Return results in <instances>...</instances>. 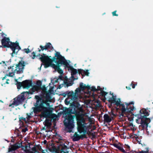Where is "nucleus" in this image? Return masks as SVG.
Instances as JSON below:
<instances>
[{"mask_svg": "<svg viewBox=\"0 0 153 153\" xmlns=\"http://www.w3.org/2000/svg\"><path fill=\"white\" fill-rule=\"evenodd\" d=\"M45 99L39 96H35V98L36 100V103L34 105V107L32 109L33 112L35 114L42 112V117L46 118L43 122V124L47 128H50L52 125L51 120L47 118L53 119L56 116L54 114H52L53 109L50 107V104L48 102L51 101V97L48 93L45 96Z\"/></svg>", "mask_w": 153, "mask_h": 153, "instance_id": "obj_1", "label": "nucleus"}, {"mask_svg": "<svg viewBox=\"0 0 153 153\" xmlns=\"http://www.w3.org/2000/svg\"><path fill=\"white\" fill-rule=\"evenodd\" d=\"M70 107L66 108L64 111L65 114L68 115L64 122V125L68 131L71 133L74 127V118L76 117L77 120L83 116V110L78 102H72Z\"/></svg>", "mask_w": 153, "mask_h": 153, "instance_id": "obj_2", "label": "nucleus"}, {"mask_svg": "<svg viewBox=\"0 0 153 153\" xmlns=\"http://www.w3.org/2000/svg\"><path fill=\"white\" fill-rule=\"evenodd\" d=\"M150 111L147 108H143L140 111V113L136 115L137 117L136 122L138 124H141L139 126V128L143 130L148 127V124L150 122V118L147 117L149 115Z\"/></svg>", "mask_w": 153, "mask_h": 153, "instance_id": "obj_3", "label": "nucleus"}, {"mask_svg": "<svg viewBox=\"0 0 153 153\" xmlns=\"http://www.w3.org/2000/svg\"><path fill=\"white\" fill-rule=\"evenodd\" d=\"M112 97H111L109 98L108 101L111 103H114L117 106H119L121 108V111L122 114L125 113H132V111H133L134 109V107L133 105L131 106L130 105H133L134 102L133 101L130 102L129 103H127L125 102V103L121 104V102L120 99L119 98L117 100H116V96H114L113 95V93L111 94Z\"/></svg>", "mask_w": 153, "mask_h": 153, "instance_id": "obj_4", "label": "nucleus"}, {"mask_svg": "<svg viewBox=\"0 0 153 153\" xmlns=\"http://www.w3.org/2000/svg\"><path fill=\"white\" fill-rule=\"evenodd\" d=\"M56 53L55 54V56H53L52 59L51 56H46L45 54L43 53L42 55H41V57H39V59L44 64L45 68H47L49 66H51L55 70L58 71L57 68L56 67L54 66L53 65H58V61L59 59H58V56L60 55L62 56L58 52L56 51Z\"/></svg>", "mask_w": 153, "mask_h": 153, "instance_id": "obj_5", "label": "nucleus"}, {"mask_svg": "<svg viewBox=\"0 0 153 153\" xmlns=\"http://www.w3.org/2000/svg\"><path fill=\"white\" fill-rule=\"evenodd\" d=\"M58 57V59H59L58 62V65L56 66V65L54 64L53 65L54 66H55L57 68V72L60 74L63 73V71L60 68V67L62 65H63L65 68H68V71H71V77L72 78H74V76L78 73L77 70L74 68L72 66H69L68 63L64 56L59 55Z\"/></svg>", "mask_w": 153, "mask_h": 153, "instance_id": "obj_6", "label": "nucleus"}, {"mask_svg": "<svg viewBox=\"0 0 153 153\" xmlns=\"http://www.w3.org/2000/svg\"><path fill=\"white\" fill-rule=\"evenodd\" d=\"M40 89L36 85H33L28 92H23L22 93L23 94L19 95L16 97L14 98L13 103L10 104L9 106L13 108L14 106H18L22 103L25 100L24 94L25 93H27L28 94H33L35 91L38 92Z\"/></svg>", "mask_w": 153, "mask_h": 153, "instance_id": "obj_7", "label": "nucleus"}, {"mask_svg": "<svg viewBox=\"0 0 153 153\" xmlns=\"http://www.w3.org/2000/svg\"><path fill=\"white\" fill-rule=\"evenodd\" d=\"M2 45L4 48H10L13 51L11 53L12 56L13 54L17 55L21 48L19 45V43L16 42H10L8 38L4 37L1 40Z\"/></svg>", "mask_w": 153, "mask_h": 153, "instance_id": "obj_8", "label": "nucleus"}, {"mask_svg": "<svg viewBox=\"0 0 153 153\" xmlns=\"http://www.w3.org/2000/svg\"><path fill=\"white\" fill-rule=\"evenodd\" d=\"M25 62L23 61H19L18 63L16 65V69L14 70V66H10L8 68V70L9 71L11 69V72H10L8 74H6L4 77H3L2 80H3L6 79L7 76L9 77H13L14 75V73H16L18 74H19L23 72L24 67L25 66Z\"/></svg>", "mask_w": 153, "mask_h": 153, "instance_id": "obj_9", "label": "nucleus"}, {"mask_svg": "<svg viewBox=\"0 0 153 153\" xmlns=\"http://www.w3.org/2000/svg\"><path fill=\"white\" fill-rule=\"evenodd\" d=\"M77 124V130L80 133H82V135H84L86 137V134L87 133V129L88 127L85 126L82 123H84V121L82 118V117L81 118H79L78 120Z\"/></svg>", "mask_w": 153, "mask_h": 153, "instance_id": "obj_10", "label": "nucleus"}, {"mask_svg": "<svg viewBox=\"0 0 153 153\" xmlns=\"http://www.w3.org/2000/svg\"><path fill=\"white\" fill-rule=\"evenodd\" d=\"M68 97L65 100V102L66 105H68L70 103L71 100L73 101V102H77L76 101L78 99V96L76 95L74 91H68Z\"/></svg>", "mask_w": 153, "mask_h": 153, "instance_id": "obj_11", "label": "nucleus"}, {"mask_svg": "<svg viewBox=\"0 0 153 153\" xmlns=\"http://www.w3.org/2000/svg\"><path fill=\"white\" fill-rule=\"evenodd\" d=\"M113 145L120 152L123 153H134L135 152L134 151H130V147L129 146L127 145H125L124 146V147L126 149L125 150L124 149L123 147L121 146L118 144L114 143Z\"/></svg>", "mask_w": 153, "mask_h": 153, "instance_id": "obj_12", "label": "nucleus"}, {"mask_svg": "<svg viewBox=\"0 0 153 153\" xmlns=\"http://www.w3.org/2000/svg\"><path fill=\"white\" fill-rule=\"evenodd\" d=\"M22 145V142H17L13 145H10V147L8 149V152L15 153V151L21 147Z\"/></svg>", "mask_w": 153, "mask_h": 153, "instance_id": "obj_13", "label": "nucleus"}, {"mask_svg": "<svg viewBox=\"0 0 153 153\" xmlns=\"http://www.w3.org/2000/svg\"><path fill=\"white\" fill-rule=\"evenodd\" d=\"M40 47L41 49L38 48V51L39 52H40L41 50L42 51H43L44 50L46 51L48 49L53 50V47L50 42L47 43L45 46H44L41 45L40 46Z\"/></svg>", "mask_w": 153, "mask_h": 153, "instance_id": "obj_14", "label": "nucleus"}, {"mask_svg": "<svg viewBox=\"0 0 153 153\" xmlns=\"http://www.w3.org/2000/svg\"><path fill=\"white\" fill-rule=\"evenodd\" d=\"M68 149L67 146L65 144L61 145L58 147V150L60 152V153H68V152L67 150Z\"/></svg>", "mask_w": 153, "mask_h": 153, "instance_id": "obj_15", "label": "nucleus"}, {"mask_svg": "<svg viewBox=\"0 0 153 153\" xmlns=\"http://www.w3.org/2000/svg\"><path fill=\"white\" fill-rule=\"evenodd\" d=\"M23 88L28 89L32 86V82L29 80H26L22 81Z\"/></svg>", "mask_w": 153, "mask_h": 153, "instance_id": "obj_16", "label": "nucleus"}, {"mask_svg": "<svg viewBox=\"0 0 153 153\" xmlns=\"http://www.w3.org/2000/svg\"><path fill=\"white\" fill-rule=\"evenodd\" d=\"M86 137L84 135H79L76 132H75L73 137V140L74 141H77L80 139H82Z\"/></svg>", "mask_w": 153, "mask_h": 153, "instance_id": "obj_17", "label": "nucleus"}, {"mask_svg": "<svg viewBox=\"0 0 153 153\" xmlns=\"http://www.w3.org/2000/svg\"><path fill=\"white\" fill-rule=\"evenodd\" d=\"M79 88L82 91H84L85 89H87L88 90H90L91 87L90 86L86 85L85 84H84L82 82H80L79 84Z\"/></svg>", "mask_w": 153, "mask_h": 153, "instance_id": "obj_18", "label": "nucleus"}, {"mask_svg": "<svg viewBox=\"0 0 153 153\" xmlns=\"http://www.w3.org/2000/svg\"><path fill=\"white\" fill-rule=\"evenodd\" d=\"M111 118H113V117H109L108 114H105L103 116L104 122L106 123H110L111 121Z\"/></svg>", "mask_w": 153, "mask_h": 153, "instance_id": "obj_19", "label": "nucleus"}, {"mask_svg": "<svg viewBox=\"0 0 153 153\" xmlns=\"http://www.w3.org/2000/svg\"><path fill=\"white\" fill-rule=\"evenodd\" d=\"M15 82H16V85H17V88L18 89H20L22 87H23L22 82H18L17 79H15Z\"/></svg>", "mask_w": 153, "mask_h": 153, "instance_id": "obj_20", "label": "nucleus"}, {"mask_svg": "<svg viewBox=\"0 0 153 153\" xmlns=\"http://www.w3.org/2000/svg\"><path fill=\"white\" fill-rule=\"evenodd\" d=\"M64 78L63 77L62 75H60V76H59V78L58 79H56V78L55 79L54 82L56 83H57V82H59V81H65L63 79Z\"/></svg>", "mask_w": 153, "mask_h": 153, "instance_id": "obj_21", "label": "nucleus"}, {"mask_svg": "<svg viewBox=\"0 0 153 153\" xmlns=\"http://www.w3.org/2000/svg\"><path fill=\"white\" fill-rule=\"evenodd\" d=\"M98 94H100V95L102 96L103 97H104L105 98V96L107 94H108V92H105L103 91V90H102L100 91V92H99Z\"/></svg>", "mask_w": 153, "mask_h": 153, "instance_id": "obj_22", "label": "nucleus"}, {"mask_svg": "<svg viewBox=\"0 0 153 153\" xmlns=\"http://www.w3.org/2000/svg\"><path fill=\"white\" fill-rule=\"evenodd\" d=\"M49 150L51 152H57L58 151L59 152V150H58V148H56L55 147H52L49 149Z\"/></svg>", "mask_w": 153, "mask_h": 153, "instance_id": "obj_23", "label": "nucleus"}, {"mask_svg": "<svg viewBox=\"0 0 153 153\" xmlns=\"http://www.w3.org/2000/svg\"><path fill=\"white\" fill-rule=\"evenodd\" d=\"M82 90L80 88H76L74 94H76V95H77L78 96V93H80L81 92Z\"/></svg>", "mask_w": 153, "mask_h": 153, "instance_id": "obj_24", "label": "nucleus"}, {"mask_svg": "<svg viewBox=\"0 0 153 153\" xmlns=\"http://www.w3.org/2000/svg\"><path fill=\"white\" fill-rule=\"evenodd\" d=\"M36 86L39 88L41 89V87L42 85V82L40 80H38L37 81L36 83Z\"/></svg>", "mask_w": 153, "mask_h": 153, "instance_id": "obj_25", "label": "nucleus"}, {"mask_svg": "<svg viewBox=\"0 0 153 153\" xmlns=\"http://www.w3.org/2000/svg\"><path fill=\"white\" fill-rule=\"evenodd\" d=\"M64 83H65V84L66 85V86L67 87L71 86L72 85V84L71 83H69L67 81H64Z\"/></svg>", "mask_w": 153, "mask_h": 153, "instance_id": "obj_26", "label": "nucleus"}, {"mask_svg": "<svg viewBox=\"0 0 153 153\" xmlns=\"http://www.w3.org/2000/svg\"><path fill=\"white\" fill-rule=\"evenodd\" d=\"M89 74V73L88 72V70H86V71L83 70V74H84L86 76H88Z\"/></svg>", "mask_w": 153, "mask_h": 153, "instance_id": "obj_27", "label": "nucleus"}, {"mask_svg": "<svg viewBox=\"0 0 153 153\" xmlns=\"http://www.w3.org/2000/svg\"><path fill=\"white\" fill-rule=\"evenodd\" d=\"M104 88H101L100 86H98L97 87V94H98L99 93V91H101L102 90H103Z\"/></svg>", "mask_w": 153, "mask_h": 153, "instance_id": "obj_28", "label": "nucleus"}, {"mask_svg": "<svg viewBox=\"0 0 153 153\" xmlns=\"http://www.w3.org/2000/svg\"><path fill=\"white\" fill-rule=\"evenodd\" d=\"M149 150L148 148L147 149V150L146 151H139L137 153H149Z\"/></svg>", "mask_w": 153, "mask_h": 153, "instance_id": "obj_29", "label": "nucleus"}, {"mask_svg": "<svg viewBox=\"0 0 153 153\" xmlns=\"http://www.w3.org/2000/svg\"><path fill=\"white\" fill-rule=\"evenodd\" d=\"M91 90L92 91H93V92H96V91L97 92V88H96L94 86H92L91 88Z\"/></svg>", "mask_w": 153, "mask_h": 153, "instance_id": "obj_30", "label": "nucleus"}, {"mask_svg": "<svg viewBox=\"0 0 153 153\" xmlns=\"http://www.w3.org/2000/svg\"><path fill=\"white\" fill-rule=\"evenodd\" d=\"M23 51L27 53H28L30 52V51L28 48L24 49Z\"/></svg>", "mask_w": 153, "mask_h": 153, "instance_id": "obj_31", "label": "nucleus"}, {"mask_svg": "<svg viewBox=\"0 0 153 153\" xmlns=\"http://www.w3.org/2000/svg\"><path fill=\"white\" fill-rule=\"evenodd\" d=\"M83 70L81 69H78V72L79 74H81L82 75L83 74Z\"/></svg>", "mask_w": 153, "mask_h": 153, "instance_id": "obj_32", "label": "nucleus"}, {"mask_svg": "<svg viewBox=\"0 0 153 153\" xmlns=\"http://www.w3.org/2000/svg\"><path fill=\"white\" fill-rule=\"evenodd\" d=\"M134 82H132L131 84V85L132 86V88H134L135 87V86L137 85V84L136 83H133Z\"/></svg>", "mask_w": 153, "mask_h": 153, "instance_id": "obj_33", "label": "nucleus"}, {"mask_svg": "<svg viewBox=\"0 0 153 153\" xmlns=\"http://www.w3.org/2000/svg\"><path fill=\"white\" fill-rule=\"evenodd\" d=\"M64 81H63V83L62 84H60V85H59L58 86V88H59V89H60L63 86V85L65 84V83H64Z\"/></svg>", "mask_w": 153, "mask_h": 153, "instance_id": "obj_34", "label": "nucleus"}, {"mask_svg": "<svg viewBox=\"0 0 153 153\" xmlns=\"http://www.w3.org/2000/svg\"><path fill=\"white\" fill-rule=\"evenodd\" d=\"M117 10H115L112 12V14L113 16H118V15L116 13Z\"/></svg>", "mask_w": 153, "mask_h": 153, "instance_id": "obj_35", "label": "nucleus"}, {"mask_svg": "<svg viewBox=\"0 0 153 153\" xmlns=\"http://www.w3.org/2000/svg\"><path fill=\"white\" fill-rule=\"evenodd\" d=\"M67 93H68V91H66L65 92L63 93L62 94V95L64 97H65L68 94Z\"/></svg>", "mask_w": 153, "mask_h": 153, "instance_id": "obj_36", "label": "nucleus"}, {"mask_svg": "<svg viewBox=\"0 0 153 153\" xmlns=\"http://www.w3.org/2000/svg\"><path fill=\"white\" fill-rule=\"evenodd\" d=\"M33 56L32 57V59H33L35 58V57H36V53L34 52H33L32 53Z\"/></svg>", "mask_w": 153, "mask_h": 153, "instance_id": "obj_37", "label": "nucleus"}, {"mask_svg": "<svg viewBox=\"0 0 153 153\" xmlns=\"http://www.w3.org/2000/svg\"><path fill=\"white\" fill-rule=\"evenodd\" d=\"M21 120H23L25 121H26V118H24L22 117H21L19 118V121H21Z\"/></svg>", "mask_w": 153, "mask_h": 153, "instance_id": "obj_38", "label": "nucleus"}, {"mask_svg": "<svg viewBox=\"0 0 153 153\" xmlns=\"http://www.w3.org/2000/svg\"><path fill=\"white\" fill-rule=\"evenodd\" d=\"M32 150L33 151H34L35 152H36L37 151L36 148L35 146H34L32 148Z\"/></svg>", "mask_w": 153, "mask_h": 153, "instance_id": "obj_39", "label": "nucleus"}, {"mask_svg": "<svg viewBox=\"0 0 153 153\" xmlns=\"http://www.w3.org/2000/svg\"><path fill=\"white\" fill-rule=\"evenodd\" d=\"M31 117L30 116L29 114L28 113L27 114V117L26 118L28 119H29Z\"/></svg>", "mask_w": 153, "mask_h": 153, "instance_id": "obj_40", "label": "nucleus"}, {"mask_svg": "<svg viewBox=\"0 0 153 153\" xmlns=\"http://www.w3.org/2000/svg\"><path fill=\"white\" fill-rule=\"evenodd\" d=\"M28 131V129L27 128H25V129H22V131L23 132H25L27 131Z\"/></svg>", "mask_w": 153, "mask_h": 153, "instance_id": "obj_41", "label": "nucleus"}, {"mask_svg": "<svg viewBox=\"0 0 153 153\" xmlns=\"http://www.w3.org/2000/svg\"><path fill=\"white\" fill-rule=\"evenodd\" d=\"M126 88L128 90H130L131 89V88L130 86H127L126 87Z\"/></svg>", "mask_w": 153, "mask_h": 153, "instance_id": "obj_42", "label": "nucleus"}, {"mask_svg": "<svg viewBox=\"0 0 153 153\" xmlns=\"http://www.w3.org/2000/svg\"><path fill=\"white\" fill-rule=\"evenodd\" d=\"M111 115H112L113 116H116V115L114 114L113 112L111 111Z\"/></svg>", "mask_w": 153, "mask_h": 153, "instance_id": "obj_43", "label": "nucleus"}, {"mask_svg": "<svg viewBox=\"0 0 153 153\" xmlns=\"http://www.w3.org/2000/svg\"><path fill=\"white\" fill-rule=\"evenodd\" d=\"M8 84L9 83L7 81H6L5 83H3L4 84Z\"/></svg>", "mask_w": 153, "mask_h": 153, "instance_id": "obj_44", "label": "nucleus"}, {"mask_svg": "<svg viewBox=\"0 0 153 153\" xmlns=\"http://www.w3.org/2000/svg\"><path fill=\"white\" fill-rule=\"evenodd\" d=\"M45 128V126L44 127H43L42 129L43 130H45H45H46L47 128Z\"/></svg>", "mask_w": 153, "mask_h": 153, "instance_id": "obj_45", "label": "nucleus"}, {"mask_svg": "<svg viewBox=\"0 0 153 153\" xmlns=\"http://www.w3.org/2000/svg\"><path fill=\"white\" fill-rule=\"evenodd\" d=\"M33 112H30V113H29V114L30 115H32V114H33Z\"/></svg>", "mask_w": 153, "mask_h": 153, "instance_id": "obj_46", "label": "nucleus"}, {"mask_svg": "<svg viewBox=\"0 0 153 153\" xmlns=\"http://www.w3.org/2000/svg\"><path fill=\"white\" fill-rule=\"evenodd\" d=\"M62 140V138L61 137H60V138H59V140Z\"/></svg>", "mask_w": 153, "mask_h": 153, "instance_id": "obj_47", "label": "nucleus"}, {"mask_svg": "<svg viewBox=\"0 0 153 153\" xmlns=\"http://www.w3.org/2000/svg\"><path fill=\"white\" fill-rule=\"evenodd\" d=\"M1 33H0V34H1V35L2 36H3V34H2L3 32L1 31Z\"/></svg>", "mask_w": 153, "mask_h": 153, "instance_id": "obj_48", "label": "nucleus"}, {"mask_svg": "<svg viewBox=\"0 0 153 153\" xmlns=\"http://www.w3.org/2000/svg\"><path fill=\"white\" fill-rule=\"evenodd\" d=\"M41 55H41L39 53L38 54V55H37V56H41Z\"/></svg>", "mask_w": 153, "mask_h": 153, "instance_id": "obj_49", "label": "nucleus"}, {"mask_svg": "<svg viewBox=\"0 0 153 153\" xmlns=\"http://www.w3.org/2000/svg\"><path fill=\"white\" fill-rule=\"evenodd\" d=\"M11 142H14V140L13 139H12L11 141Z\"/></svg>", "mask_w": 153, "mask_h": 153, "instance_id": "obj_50", "label": "nucleus"}, {"mask_svg": "<svg viewBox=\"0 0 153 153\" xmlns=\"http://www.w3.org/2000/svg\"><path fill=\"white\" fill-rule=\"evenodd\" d=\"M46 142H47V141H46V140H45L44 141V143H45V142H46Z\"/></svg>", "mask_w": 153, "mask_h": 153, "instance_id": "obj_51", "label": "nucleus"}, {"mask_svg": "<svg viewBox=\"0 0 153 153\" xmlns=\"http://www.w3.org/2000/svg\"><path fill=\"white\" fill-rule=\"evenodd\" d=\"M1 33V30L0 29V33Z\"/></svg>", "mask_w": 153, "mask_h": 153, "instance_id": "obj_52", "label": "nucleus"}, {"mask_svg": "<svg viewBox=\"0 0 153 153\" xmlns=\"http://www.w3.org/2000/svg\"><path fill=\"white\" fill-rule=\"evenodd\" d=\"M9 80L8 79H7V81H8Z\"/></svg>", "mask_w": 153, "mask_h": 153, "instance_id": "obj_53", "label": "nucleus"}, {"mask_svg": "<svg viewBox=\"0 0 153 153\" xmlns=\"http://www.w3.org/2000/svg\"><path fill=\"white\" fill-rule=\"evenodd\" d=\"M65 79H66V78H67L66 77H65Z\"/></svg>", "mask_w": 153, "mask_h": 153, "instance_id": "obj_54", "label": "nucleus"}, {"mask_svg": "<svg viewBox=\"0 0 153 153\" xmlns=\"http://www.w3.org/2000/svg\"><path fill=\"white\" fill-rule=\"evenodd\" d=\"M68 49H67V50H66V51H68Z\"/></svg>", "mask_w": 153, "mask_h": 153, "instance_id": "obj_55", "label": "nucleus"}, {"mask_svg": "<svg viewBox=\"0 0 153 153\" xmlns=\"http://www.w3.org/2000/svg\"><path fill=\"white\" fill-rule=\"evenodd\" d=\"M133 125V124H131V125L130 124V125L131 126V125Z\"/></svg>", "mask_w": 153, "mask_h": 153, "instance_id": "obj_56", "label": "nucleus"}, {"mask_svg": "<svg viewBox=\"0 0 153 153\" xmlns=\"http://www.w3.org/2000/svg\"><path fill=\"white\" fill-rule=\"evenodd\" d=\"M1 102H2L1 100H0Z\"/></svg>", "mask_w": 153, "mask_h": 153, "instance_id": "obj_57", "label": "nucleus"}, {"mask_svg": "<svg viewBox=\"0 0 153 153\" xmlns=\"http://www.w3.org/2000/svg\"><path fill=\"white\" fill-rule=\"evenodd\" d=\"M152 103H153V102Z\"/></svg>", "mask_w": 153, "mask_h": 153, "instance_id": "obj_58", "label": "nucleus"}]
</instances>
